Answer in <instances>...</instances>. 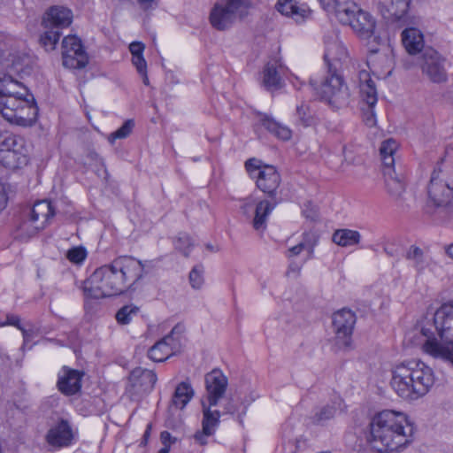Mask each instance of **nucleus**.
I'll use <instances>...</instances> for the list:
<instances>
[{"instance_id":"obj_1","label":"nucleus","mask_w":453,"mask_h":453,"mask_svg":"<svg viewBox=\"0 0 453 453\" xmlns=\"http://www.w3.org/2000/svg\"><path fill=\"white\" fill-rule=\"evenodd\" d=\"M144 274V264L131 256H120L97 268L84 281V295L96 299L118 296L139 281Z\"/></svg>"},{"instance_id":"obj_2","label":"nucleus","mask_w":453,"mask_h":453,"mask_svg":"<svg viewBox=\"0 0 453 453\" xmlns=\"http://www.w3.org/2000/svg\"><path fill=\"white\" fill-rule=\"evenodd\" d=\"M371 443L379 453H392L404 449L414 440V424L406 414L384 410L371 423Z\"/></svg>"},{"instance_id":"obj_3","label":"nucleus","mask_w":453,"mask_h":453,"mask_svg":"<svg viewBox=\"0 0 453 453\" xmlns=\"http://www.w3.org/2000/svg\"><path fill=\"white\" fill-rule=\"evenodd\" d=\"M434 325L437 334L428 327L421 329L426 338L422 349L434 358H450L453 352V304H442L434 313Z\"/></svg>"},{"instance_id":"obj_4","label":"nucleus","mask_w":453,"mask_h":453,"mask_svg":"<svg viewBox=\"0 0 453 453\" xmlns=\"http://www.w3.org/2000/svg\"><path fill=\"white\" fill-rule=\"evenodd\" d=\"M338 20L343 25H349L361 40L366 42L370 58L377 53L387 55L390 51L386 40L374 33L376 22L373 17L360 9L356 3L354 7L348 4L343 12H340Z\"/></svg>"},{"instance_id":"obj_5","label":"nucleus","mask_w":453,"mask_h":453,"mask_svg":"<svg viewBox=\"0 0 453 453\" xmlns=\"http://www.w3.org/2000/svg\"><path fill=\"white\" fill-rule=\"evenodd\" d=\"M310 87L316 91L321 100L334 108L339 109L347 106L349 103V88L344 83L339 70L329 67L326 76L320 84L319 85L315 81L311 80Z\"/></svg>"},{"instance_id":"obj_6","label":"nucleus","mask_w":453,"mask_h":453,"mask_svg":"<svg viewBox=\"0 0 453 453\" xmlns=\"http://www.w3.org/2000/svg\"><path fill=\"white\" fill-rule=\"evenodd\" d=\"M251 4V0H218L211 11L210 22L217 30H226L246 17Z\"/></svg>"},{"instance_id":"obj_7","label":"nucleus","mask_w":453,"mask_h":453,"mask_svg":"<svg viewBox=\"0 0 453 453\" xmlns=\"http://www.w3.org/2000/svg\"><path fill=\"white\" fill-rule=\"evenodd\" d=\"M8 106L0 111V115L10 123L21 127H31L36 120L38 107L33 94L28 90L27 95L18 99H10Z\"/></svg>"},{"instance_id":"obj_8","label":"nucleus","mask_w":453,"mask_h":453,"mask_svg":"<svg viewBox=\"0 0 453 453\" xmlns=\"http://www.w3.org/2000/svg\"><path fill=\"white\" fill-rule=\"evenodd\" d=\"M245 168L251 179L256 180L259 190L269 198H276L277 190L280 184V175L273 165H263L256 158L246 161Z\"/></svg>"},{"instance_id":"obj_9","label":"nucleus","mask_w":453,"mask_h":453,"mask_svg":"<svg viewBox=\"0 0 453 453\" xmlns=\"http://www.w3.org/2000/svg\"><path fill=\"white\" fill-rule=\"evenodd\" d=\"M446 58L436 50L426 48L418 60L422 74L434 83L445 82L448 79Z\"/></svg>"},{"instance_id":"obj_10","label":"nucleus","mask_w":453,"mask_h":453,"mask_svg":"<svg viewBox=\"0 0 453 453\" xmlns=\"http://www.w3.org/2000/svg\"><path fill=\"white\" fill-rule=\"evenodd\" d=\"M54 215L55 209L50 201H37L29 210L27 219L23 221L21 229L29 235L35 234L50 223Z\"/></svg>"},{"instance_id":"obj_11","label":"nucleus","mask_w":453,"mask_h":453,"mask_svg":"<svg viewBox=\"0 0 453 453\" xmlns=\"http://www.w3.org/2000/svg\"><path fill=\"white\" fill-rule=\"evenodd\" d=\"M406 373H409L411 383L415 387L419 397L425 395L434 385V372L430 367L420 361H410L401 364Z\"/></svg>"},{"instance_id":"obj_12","label":"nucleus","mask_w":453,"mask_h":453,"mask_svg":"<svg viewBox=\"0 0 453 453\" xmlns=\"http://www.w3.org/2000/svg\"><path fill=\"white\" fill-rule=\"evenodd\" d=\"M356 324V315L349 309H342L334 313L333 326L335 333V344L341 349L351 347V335Z\"/></svg>"},{"instance_id":"obj_13","label":"nucleus","mask_w":453,"mask_h":453,"mask_svg":"<svg viewBox=\"0 0 453 453\" xmlns=\"http://www.w3.org/2000/svg\"><path fill=\"white\" fill-rule=\"evenodd\" d=\"M62 58L65 67L81 69L88 64V56L81 41L75 35H68L62 42Z\"/></svg>"},{"instance_id":"obj_14","label":"nucleus","mask_w":453,"mask_h":453,"mask_svg":"<svg viewBox=\"0 0 453 453\" xmlns=\"http://www.w3.org/2000/svg\"><path fill=\"white\" fill-rule=\"evenodd\" d=\"M3 35H0V41ZM9 44L4 42L3 45L0 42V61L3 68L7 71L19 73H27L31 68V57L20 50L5 47Z\"/></svg>"},{"instance_id":"obj_15","label":"nucleus","mask_w":453,"mask_h":453,"mask_svg":"<svg viewBox=\"0 0 453 453\" xmlns=\"http://www.w3.org/2000/svg\"><path fill=\"white\" fill-rule=\"evenodd\" d=\"M173 327L171 333L157 342L148 351V357L155 362H163L180 351V335Z\"/></svg>"},{"instance_id":"obj_16","label":"nucleus","mask_w":453,"mask_h":453,"mask_svg":"<svg viewBox=\"0 0 453 453\" xmlns=\"http://www.w3.org/2000/svg\"><path fill=\"white\" fill-rule=\"evenodd\" d=\"M204 382L205 394L203 395L201 402L219 404L226 394L228 385L227 378L220 370L215 369L205 375Z\"/></svg>"},{"instance_id":"obj_17","label":"nucleus","mask_w":453,"mask_h":453,"mask_svg":"<svg viewBox=\"0 0 453 453\" xmlns=\"http://www.w3.org/2000/svg\"><path fill=\"white\" fill-rule=\"evenodd\" d=\"M411 0H378V9L382 17L392 23L405 25L409 20Z\"/></svg>"},{"instance_id":"obj_18","label":"nucleus","mask_w":453,"mask_h":453,"mask_svg":"<svg viewBox=\"0 0 453 453\" xmlns=\"http://www.w3.org/2000/svg\"><path fill=\"white\" fill-rule=\"evenodd\" d=\"M348 58V51L342 42L339 40L336 33L333 32L325 37L324 60L327 69L339 70L342 62Z\"/></svg>"},{"instance_id":"obj_19","label":"nucleus","mask_w":453,"mask_h":453,"mask_svg":"<svg viewBox=\"0 0 453 453\" xmlns=\"http://www.w3.org/2000/svg\"><path fill=\"white\" fill-rule=\"evenodd\" d=\"M359 88H360V96L362 100L365 102L369 108V112L365 117V124L367 126L372 127L376 123L373 107L375 106L378 96L377 90L375 87L374 81L370 77L368 72L363 70L359 72Z\"/></svg>"},{"instance_id":"obj_20","label":"nucleus","mask_w":453,"mask_h":453,"mask_svg":"<svg viewBox=\"0 0 453 453\" xmlns=\"http://www.w3.org/2000/svg\"><path fill=\"white\" fill-rule=\"evenodd\" d=\"M409 373L403 368L402 365H398L392 372L390 385L394 391L403 399L416 400L419 396L417 395L415 387L411 383Z\"/></svg>"},{"instance_id":"obj_21","label":"nucleus","mask_w":453,"mask_h":453,"mask_svg":"<svg viewBox=\"0 0 453 453\" xmlns=\"http://www.w3.org/2000/svg\"><path fill=\"white\" fill-rule=\"evenodd\" d=\"M453 195V188L439 178V172L435 169L431 176L428 185V196L436 206L449 203Z\"/></svg>"},{"instance_id":"obj_22","label":"nucleus","mask_w":453,"mask_h":453,"mask_svg":"<svg viewBox=\"0 0 453 453\" xmlns=\"http://www.w3.org/2000/svg\"><path fill=\"white\" fill-rule=\"evenodd\" d=\"M283 73L284 67L280 61H269L261 73V85L270 92L281 88L284 85Z\"/></svg>"},{"instance_id":"obj_23","label":"nucleus","mask_w":453,"mask_h":453,"mask_svg":"<svg viewBox=\"0 0 453 453\" xmlns=\"http://www.w3.org/2000/svg\"><path fill=\"white\" fill-rule=\"evenodd\" d=\"M73 12L70 9L63 6L50 7L43 16L42 26L44 28H52L60 31L71 25Z\"/></svg>"},{"instance_id":"obj_24","label":"nucleus","mask_w":453,"mask_h":453,"mask_svg":"<svg viewBox=\"0 0 453 453\" xmlns=\"http://www.w3.org/2000/svg\"><path fill=\"white\" fill-rule=\"evenodd\" d=\"M83 375L82 372L64 366L58 373V390L65 395L78 393L81 388Z\"/></svg>"},{"instance_id":"obj_25","label":"nucleus","mask_w":453,"mask_h":453,"mask_svg":"<svg viewBox=\"0 0 453 453\" xmlns=\"http://www.w3.org/2000/svg\"><path fill=\"white\" fill-rule=\"evenodd\" d=\"M27 90L21 82L10 75L0 78V111L8 106L7 100L18 99L19 96H26Z\"/></svg>"},{"instance_id":"obj_26","label":"nucleus","mask_w":453,"mask_h":453,"mask_svg":"<svg viewBox=\"0 0 453 453\" xmlns=\"http://www.w3.org/2000/svg\"><path fill=\"white\" fill-rule=\"evenodd\" d=\"M129 381L136 393H148L153 389L157 381V375L151 370L137 367L131 372Z\"/></svg>"},{"instance_id":"obj_27","label":"nucleus","mask_w":453,"mask_h":453,"mask_svg":"<svg viewBox=\"0 0 453 453\" xmlns=\"http://www.w3.org/2000/svg\"><path fill=\"white\" fill-rule=\"evenodd\" d=\"M279 202L277 198H270V200H260L256 203L252 215V226L256 231L264 232L265 230L268 217Z\"/></svg>"},{"instance_id":"obj_28","label":"nucleus","mask_w":453,"mask_h":453,"mask_svg":"<svg viewBox=\"0 0 453 453\" xmlns=\"http://www.w3.org/2000/svg\"><path fill=\"white\" fill-rule=\"evenodd\" d=\"M385 186L389 196L395 201H403L405 182L403 176L397 173L395 168L382 169Z\"/></svg>"},{"instance_id":"obj_29","label":"nucleus","mask_w":453,"mask_h":453,"mask_svg":"<svg viewBox=\"0 0 453 453\" xmlns=\"http://www.w3.org/2000/svg\"><path fill=\"white\" fill-rule=\"evenodd\" d=\"M342 411V400L335 399L330 403L317 408L311 417V423L316 426H325Z\"/></svg>"},{"instance_id":"obj_30","label":"nucleus","mask_w":453,"mask_h":453,"mask_svg":"<svg viewBox=\"0 0 453 453\" xmlns=\"http://www.w3.org/2000/svg\"><path fill=\"white\" fill-rule=\"evenodd\" d=\"M73 434L71 426L66 420L61 419L55 426L50 429L47 441L53 446H67L71 443Z\"/></svg>"},{"instance_id":"obj_31","label":"nucleus","mask_w":453,"mask_h":453,"mask_svg":"<svg viewBox=\"0 0 453 453\" xmlns=\"http://www.w3.org/2000/svg\"><path fill=\"white\" fill-rule=\"evenodd\" d=\"M276 9L297 23L303 22L310 14V10L305 4H297L294 0H278Z\"/></svg>"},{"instance_id":"obj_32","label":"nucleus","mask_w":453,"mask_h":453,"mask_svg":"<svg viewBox=\"0 0 453 453\" xmlns=\"http://www.w3.org/2000/svg\"><path fill=\"white\" fill-rule=\"evenodd\" d=\"M0 163L10 169H18L28 163V150L26 145L8 152H0Z\"/></svg>"},{"instance_id":"obj_33","label":"nucleus","mask_w":453,"mask_h":453,"mask_svg":"<svg viewBox=\"0 0 453 453\" xmlns=\"http://www.w3.org/2000/svg\"><path fill=\"white\" fill-rule=\"evenodd\" d=\"M402 41L409 54L415 55L424 48L423 34L417 28H406L402 33Z\"/></svg>"},{"instance_id":"obj_34","label":"nucleus","mask_w":453,"mask_h":453,"mask_svg":"<svg viewBox=\"0 0 453 453\" xmlns=\"http://www.w3.org/2000/svg\"><path fill=\"white\" fill-rule=\"evenodd\" d=\"M201 405L203 412L202 427H204V431L209 434H215L221 417V412L214 409L218 404L201 402Z\"/></svg>"},{"instance_id":"obj_35","label":"nucleus","mask_w":453,"mask_h":453,"mask_svg":"<svg viewBox=\"0 0 453 453\" xmlns=\"http://www.w3.org/2000/svg\"><path fill=\"white\" fill-rule=\"evenodd\" d=\"M260 123L265 128L279 139L288 141L292 136V131L288 127L282 125L267 115H264L260 118Z\"/></svg>"},{"instance_id":"obj_36","label":"nucleus","mask_w":453,"mask_h":453,"mask_svg":"<svg viewBox=\"0 0 453 453\" xmlns=\"http://www.w3.org/2000/svg\"><path fill=\"white\" fill-rule=\"evenodd\" d=\"M361 240L359 232L351 229H337L332 235V241L341 247H349L358 244Z\"/></svg>"},{"instance_id":"obj_37","label":"nucleus","mask_w":453,"mask_h":453,"mask_svg":"<svg viewBox=\"0 0 453 453\" xmlns=\"http://www.w3.org/2000/svg\"><path fill=\"white\" fill-rule=\"evenodd\" d=\"M398 149L395 140L390 138L383 141L380 147V156L382 161V169L395 168V153Z\"/></svg>"},{"instance_id":"obj_38","label":"nucleus","mask_w":453,"mask_h":453,"mask_svg":"<svg viewBox=\"0 0 453 453\" xmlns=\"http://www.w3.org/2000/svg\"><path fill=\"white\" fill-rule=\"evenodd\" d=\"M406 259L411 263V265L418 272L425 270L430 263V257L420 248L414 245L411 246L407 250Z\"/></svg>"},{"instance_id":"obj_39","label":"nucleus","mask_w":453,"mask_h":453,"mask_svg":"<svg viewBox=\"0 0 453 453\" xmlns=\"http://www.w3.org/2000/svg\"><path fill=\"white\" fill-rule=\"evenodd\" d=\"M193 396V389L188 383L181 382L175 388L172 399V406L183 409Z\"/></svg>"},{"instance_id":"obj_40","label":"nucleus","mask_w":453,"mask_h":453,"mask_svg":"<svg viewBox=\"0 0 453 453\" xmlns=\"http://www.w3.org/2000/svg\"><path fill=\"white\" fill-rule=\"evenodd\" d=\"M23 145H26L24 138L9 132H0V152L20 150Z\"/></svg>"},{"instance_id":"obj_41","label":"nucleus","mask_w":453,"mask_h":453,"mask_svg":"<svg viewBox=\"0 0 453 453\" xmlns=\"http://www.w3.org/2000/svg\"><path fill=\"white\" fill-rule=\"evenodd\" d=\"M321 7L329 13H334L337 19L340 18V12H343V10L349 4L354 7V2L352 0H318Z\"/></svg>"},{"instance_id":"obj_42","label":"nucleus","mask_w":453,"mask_h":453,"mask_svg":"<svg viewBox=\"0 0 453 453\" xmlns=\"http://www.w3.org/2000/svg\"><path fill=\"white\" fill-rule=\"evenodd\" d=\"M45 29L46 31L41 35L40 42L47 51L53 50L58 42L61 33L52 28Z\"/></svg>"},{"instance_id":"obj_43","label":"nucleus","mask_w":453,"mask_h":453,"mask_svg":"<svg viewBox=\"0 0 453 453\" xmlns=\"http://www.w3.org/2000/svg\"><path fill=\"white\" fill-rule=\"evenodd\" d=\"M296 122L303 127L314 124V119L308 105L301 104L296 107Z\"/></svg>"},{"instance_id":"obj_44","label":"nucleus","mask_w":453,"mask_h":453,"mask_svg":"<svg viewBox=\"0 0 453 453\" xmlns=\"http://www.w3.org/2000/svg\"><path fill=\"white\" fill-rule=\"evenodd\" d=\"M138 312V308L134 305H126L120 308L116 313V319L121 325H127L132 318Z\"/></svg>"},{"instance_id":"obj_45","label":"nucleus","mask_w":453,"mask_h":453,"mask_svg":"<svg viewBox=\"0 0 453 453\" xmlns=\"http://www.w3.org/2000/svg\"><path fill=\"white\" fill-rule=\"evenodd\" d=\"M203 266L202 265H195L189 273V283L195 289L202 288L204 282Z\"/></svg>"},{"instance_id":"obj_46","label":"nucleus","mask_w":453,"mask_h":453,"mask_svg":"<svg viewBox=\"0 0 453 453\" xmlns=\"http://www.w3.org/2000/svg\"><path fill=\"white\" fill-rule=\"evenodd\" d=\"M134 127V122L132 119L125 121V123L118 128L115 132L111 133L108 138L111 143H113L116 139H124L127 137Z\"/></svg>"},{"instance_id":"obj_47","label":"nucleus","mask_w":453,"mask_h":453,"mask_svg":"<svg viewBox=\"0 0 453 453\" xmlns=\"http://www.w3.org/2000/svg\"><path fill=\"white\" fill-rule=\"evenodd\" d=\"M175 248L179 250L185 257H188L193 242L191 238L186 234H180L175 242Z\"/></svg>"},{"instance_id":"obj_48","label":"nucleus","mask_w":453,"mask_h":453,"mask_svg":"<svg viewBox=\"0 0 453 453\" xmlns=\"http://www.w3.org/2000/svg\"><path fill=\"white\" fill-rule=\"evenodd\" d=\"M86 257L87 252L83 247L72 248L66 253L67 259L73 264H80L83 262Z\"/></svg>"},{"instance_id":"obj_49","label":"nucleus","mask_w":453,"mask_h":453,"mask_svg":"<svg viewBox=\"0 0 453 453\" xmlns=\"http://www.w3.org/2000/svg\"><path fill=\"white\" fill-rule=\"evenodd\" d=\"M318 242V237L313 232H305L303 234V240L300 243L305 244V249L310 254H312L313 249Z\"/></svg>"},{"instance_id":"obj_50","label":"nucleus","mask_w":453,"mask_h":453,"mask_svg":"<svg viewBox=\"0 0 453 453\" xmlns=\"http://www.w3.org/2000/svg\"><path fill=\"white\" fill-rule=\"evenodd\" d=\"M240 210L246 217L251 218L255 210L253 199L251 197L243 199Z\"/></svg>"},{"instance_id":"obj_51","label":"nucleus","mask_w":453,"mask_h":453,"mask_svg":"<svg viewBox=\"0 0 453 453\" xmlns=\"http://www.w3.org/2000/svg\"><path fill=\"white\" fill-rule=\"evenodd\" d=\"M132 62L139 73H144L147 70V63L142 55L133 57Z\"/></svg>"},{"instance_id":"obj_52","label":"nucleus","mask_w":453,"mask_h":453,"mask_svg":"<svg viewBox=\"0 0 453 453\" xmlns=\"http://www.w3.org/2000/svg\"><path fill=\"white\" fill-rule=\"evenodd\" d=\"M213 434H209L208 432H205L204 427H202L201 431H197L194 434V440L199 445H205L207 443L208 438Z\"/></svg>"},{"instance_id":"obj_53","label":"nucleus","mask_w":453,"mask_h":453,"mask_svg":"<svg viewBox=\"0 0 453 453\" xmlns=\"http://www.w3.org/2000/svg\"><path fill=\"white\" fill-rule=\"evenodd\" d=\"M7 320H8V324L16 326L18 328H19L22 331L23 336H24V345H23V347H24L27 343L28 334H27V332L19 326V319L16 316H11V317L7 318Z\"/></svg>"},{"instance_id":"obj_54","label":"nucleus","mask_w":453,"mask_h":453,"mask_svg":"<svg viewBox=\"0 0 453 453\" xmlns=\"http://www.w3.org/2000/svg\"><path fill=\"white\" fill-rule=\"evenodd\" d=\"M129 50L133 57L140 56L142 55V52L144 50V45L142 42H134L129 45Z\"/></svg>"},{"instance_id":"obj_55","label":"nucleus","mask_w":453,"mask_h":453,"mask_svg":"<svg viewBox=\"0 0 453 453\" xmlns=\"http://www.w3.org/2000/svg\"><path fill=\"white\" fill-rule=\"evenodd\" d=\"M237 411H238V408H237L236 404L234 403V399L229 398L224 405L223 413L234 414Z\"/></svg>"},{"instance_id":"obj_56","label":"nucleus","mask_w":453,"mask_h":453,"mask_svg":"<svg viewBox=\"0 0 453 453\" xmlns=\"http://www.w3.org/2000/svg\"><path fill=\"white\" fill-rule=\"evenodd\" d=\"M303 250H306L305 249V244L299 242L297 245L290 248L288 250V257H291L298 256Z\"/></svg>"},{"instance_id":"obj_57","label":"nucleus","mask_w":453,"mask_h":453,"mask_svg":"<svg viewBox=\"0 0 453 453\" xmlns=\"http://www.w3.org/2000/svg\"><path fill=\"white\" fill-rule=\"evenodd\" d=\"M143 10L154 9L157 5V0H138Z\"/></svg>"},{"instance_id":"obj_58","label":"nucleus","mask_w":453,"mask_h":453,"mask_svg":"<svg viewBox=\"0 0 453 453\" xmlns=\"http://www.w3.org/2000/svg\"><path fill=\"white\" fill-rule=\"evenodd\" d=\"M7 201L8 198L4 191V188L2 185H0V212L6 207Z\"/></svg>"},{"instance_id":"obj_59","label":"nucleus","mask_w":453,"mask_h":453,"mask_svg":"<svg viewBox=\"0 0 453 453\" xmlns=\"http://www.w3.org/2000/svg\"><path fill=\"white\" fill-rule=\"evenodd\" d=\"M160 440L163 445H171L172 435L167 431H163L160 434Z\"/></svg>"},{"instance_id":"obj_60","label":"nucleus","mask_w":453,"mask_h":453,"mask_svg":"<svg viewBox=\"0 0 453 453\" xmlns=\"http://www.w3.org/2000/svg\"><path fill=\"white\" fill-rule=\"evenodd\" d=\"M89 157L92 159V160H95L96 162V164H98L99 165H101L103 168H104V172L106 173V169H105V166H104V160L102 157H100L98 156V154H96V152H92L89 154Z\"/></svg>"},{"instance_id":"obj_61","label":"nucleus","mask_w":453,"mask_h":453,"mask_svg":"<svg viewBox=\"0 0 453 453\" xmlns=\"http://www.w3.org/2000/svg\"><path fill=\"white\" fill-rule=\"evenodd\" d=\"M303 213H304L306 218L310 219L312 221H315L318 219V215H317V213L315 211H313L311 213H308L306 211H304Z\"/></svg>"},{"instance_id":"obj_62","label":"nucleus","mask_w":453,"mask_h":453,"mask_svg":"<svg viewBox=\"0 0 453 453\" xmlns=\"http://www.w3.org/2000/svg\"><path fill=\"white\" fill-rule=\"evenodd\" d=\"M150 429H151V425L149 424L147 426L146 430H145L144 434H143V441H144L145 443L147 442V441H148V439L150 437Z\"/></svg>"},{"instance_id":"obj_63","label":"nucleus","mask_w":453,"mask_h":453,"mask_svg":"<svg viewBox=\"0 0 453 453\" xmlns=\"http://www.w3.org/2000/svg\"><path fill=\"white\" fill-rule=\"evenodd\" d=\"M300 270H301V266L298 265L297 264H295V263L290 264L289 272L292 271V272L298 273L300 272Z\"/></svg>"},{"instance_id":"obj_64","label":"nucleus","mask_w":453,"mask_h":453,"mask_svg":"<svg viewBox=\"0 0 453 453\" xmlns=\"http://www.w3.org/2000/svg\"><path fill=\"white\" fill-rule=\"evenodd\" d=\"M170 451V445H163V448H161L157 453H169Z\"/></svg>"}]
</instances>
